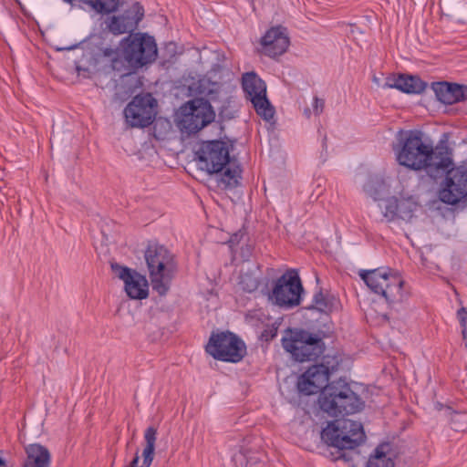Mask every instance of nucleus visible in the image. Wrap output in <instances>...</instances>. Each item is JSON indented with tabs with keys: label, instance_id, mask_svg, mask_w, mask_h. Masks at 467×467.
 Returning a JSON list of instances; mask_svg holds the SVG:
<instances>
[{
	"label": "nucleus",
	"instance_id": "3",
	"mask_svg": "<svg viewBox=\"0 0 467 467\" xmlns=\"http://www.w3.org/2000/svg\"><path fill=\"white\" fill-rule=\"evenodd\" d=\"M157 55L154 37L147 33H131L120 41L119 59H113L112 67L115 70H121L124 67L130 75L132 71L154 62Z\"/></svg>",
	"mask_w": 467,
	"mask_h": 467
},
{
	"label": "nucleus",
	"instance_id": "37",
	"mask_svg": "<svg viewBox=\"0 0 467 467\" xmlns=\"http://www.w3.org/2000/svg\"><path fill=\"white\" fill-rule=\"evenodd\" d=\"M160 123H161V124H166L168 127H170V123H169L168 121H160V120H159V121H157L156 125H158V124H160Z\"/></svg>",
	"mask_w": 467,
	"mask_h": 467
},
{
	"label": "nucleus",
	"instance_id": "1",
	"mask_svg": "<svg viewBox=\"0 0 467 467\" xmlns=\"http://www.w3.org/2000/svg\"><path fill=\"white\" fill-rule=\"evenodd\" d=\"M392 149L400 165L413 171H425L431 178L442 176L453 165L448 147H433L424 142L419 131H399Z\"/></svg>",
	"mask_w": 467,
	"mask_h": 467
},
{
	"label": "nucleus",
	"instance_id": "9",
	"mask_svg": "<svg viewBox=\"0 0 467 467\" xmlns=\"http://www.w3.org/2000/svg\"><path fill=\"white\" fill-rule=\"evenodd\" d=\"M215 113L204 99H195L181 108L178 126L189 134L195 133L213 121Z\"/></svg>",
	"mask_w": 467,
	"mask_h": 467
},
{
	"label": "nucleus",
	"instance_id": "6",
	"mask_svg": "<svg viewBox=\"0 0 467 467\" xmlns=\"http://www.w3.org/2000/svg\"><path fill=\"white\" fill-rule=\"evenodd\" d=\"M359 276L371 291L383 296L389 306L405 299L404 280L397 271L389 268L362 270Z\"/></svg>",
	"mask_w": 467,
	"mask_h": 467
},
{
	"label": "nucleus",
	"instance_id": "17",
	"mask_svg": "<svg viewBox=\"0 0 467 467\" xmlns=\"http://www.w3.org/2000/svg\"><path fill=\"white\" fill-rule=\"evenodd\" d=\"M329 378L328 368L324 365H314L303 373L297 380L299 392L305 395L316 394L327 386Z\"/></svg>",
	"mask_w": 467,
	"mask_h": 467
},
{
	"label": "nucleus",
	"instance_id": "20",
	"mask_svg": "<svg viewBox=\"0 0 467 467\" xmlns=\"http://www.w3.org/2000/svg\"><path fill=\"white\" fill-rule=\"evenodd\" d=\"M26 457L22 462V467H50L51 454L47 448L32 443L25 446Z\"/></svg>",
	"mask_w": 467,
	"mask_h": 467
},
{
	"label": "nucleus",
	"instance_id": "38",
	"mask_svg": "<svg viewBox=\"0 0 467 467\" xmlns=\"http://www.w3.org/2000/svg\"><path fill=\"white\" fill-rule=\"evenodd\" d=\"M0 467H6L5 461L2 459H0Z\"/></svg>",
	"mask_w": 467,
	"mask_h": 467
},
{
	"label": "nucleus",
	"instance_id": "32",
	"mask_svg": "<svg viewBox=\"0 0 467 467\" xmlns=\"http://www.w3.org/2000/svg\"><path fill=\"white\" fill-rule=\"evenodd\" d=\"M242 237H243V234L241 232L235 233L228 240V243L230 244L231 246H234V245L239 244Z\"/></svg>",
	"mask_w": 467,
	"mask_h": 467
},
{
	"label": "nucleus",
	"instance_id": "33",
	"mask_svg": "<svg viewBox=\"0 0 467 467\" xmlns=\"http://www.w3.org/2000/svg\"><path fill=\"white\" fill-rule=\"evenodd\" d=\"M373 82L379 87V88H382V85L383 83L380 82V79L379 78L374 76L373 77Z\"/></svg>",
	"mask_w": 467,
	"mask_h": 467
},
{
	"label": "nucleus",
	"instance_id": "8",
	"mask_svg": "<svg viewBox=\"0 0 467 467\" xmlns=\"http://www.w3.org/2000/svg\"><path fill=\"white\" fill-rule=\"evenodd\" d=\"M282 345L296 360L300 362L318 358L325 348L319 335L305 330H288L282 338Z\"/></svg>",
	"mask_w": 467,
	"mask_h": 467
},
{
	"label": "nucleus",
	"instance_id": "30",
	"mask_svg": "<svg viewBox=\"0 0 467 467\" xmlns=\"http://www.w3.org/2000/svg\"><path fill=\"white\" fill-rule=\"evenodd\" d=\"M277 333V327L273 324L269 327H267L261 334V337L265 339V341H269L273 339Z\"/></svg>",
	"mask_w": 467,
	"mask_h": 467
},
{
	"label": "nucleus",
	"instance_id": "18",
	"mask_svg": "<svg viewBox=\"0 0 467 467\" xmlns=\"http://www.w3.org/2000/svg\"><path fill=\"white\" fill-rule=\"evenodd\" d=\"M289 44L286 29L283 26H274L262 37L260 51L269 57H275L285 53Z\"/></svg>",
	"mask_w": 467,
	"mask_h": 467
},
{
	"label": "nucleus",
	"instance_id": "31",
	"mask_svg": "<svg viewBox=\"0 0 467 467\" xmlns=\"http://www.w3.org/2000/svg\"><path fill=\"white\" fill-rule=\"evenodd\" d=\"M325 107V102L323 99H318L317 97L314 98L313 100V110L315 115H319L323 112Z\"/></svg>",
	"mask_w": 467,
	"mask_h": 467
},
{
	"label": "nucleus",
	"instance_id": "12",
	"mask_svg": "<svg viewBox=\"0 0 467 467\" xmlns=\"http://www.w3.org/2000/svg\"><path fill=\"white\" fill-rule=\"evenodd\" d=\"M242 87L256 113L265 120L272 119L275 109L267 99L265 83L254 72H248L242 77Z\"/></svg>",
	"mask_w": 467,
	"mask_h": 467
},
{
	"label": "nucleus",
	"instance_id": "13",
	"mask_svg": "<svg viewBox=\"0 0 467 467\" xmlns=\"http://www.w3.org/2000/svg\"><path fill=\"white\" fill-rule=\"evenodd\" d=\"M445 180L439 192L440 200L448 204H456L467 197V168H448Z\"/></svg>",
	"mask_w": 467,
	"mask_h": 467
},
{
	"label": "nucleus",
	"instance_id": "28",
	"mask_svg": "<svg viewBox=\"0 0 467 467\" xmlns=\"http://www.w3.org/2000/svg\"><path fill=\"white\" fill-rule=\"evenodd\" d=\"M395 202V198H390L383 202L380 204V208L382 209L383 216L385 217L387 222L393 221L396 217H398L397 208H390V203Z\"/></svg>",
	"mask_w": 467,
	"mask_h": 467
},
{
	"label": "nucleus",
	"instance_id": "4",
	"mask_svg": "<svg viewBox=\"0 0 467 467\" xmlns=\"http://www.w3.org/2000/svg\"><path fill=\"white\" fill-rule=\"evenodd\" d=\"M144 257L152 290L161 296H166L177 272L174 255L163 245L150 244Z\"/></svg>",
	"mask_w": 467,
	"mask_h": 467
},
{
	"label": "nucleus",
	"instance_id": "25",
	"mask_svg": "<svg viewBox=\"0 0 467 467\" xmlns=\"http://www.w3.org/2000/svg\"><path fill=\"white\" fill-rule=\"evenodd\" d=\"M390 208H397L398 217L409 221L412 218L414 211L417 209V202L411 198H403L400 200L395 199V202L390 203Z\"/></svg>",
	"mask_w": 467,
	"mask_h": 467
},
{
	"label": "nucleus",
	"instance_id": "10",
	"mask_svg": "<svg viewBox=\"0 0 467 467\" xmlns=\"http://www.w3.org/2000/svg\"><path fill=\"white\" fill-rule=\"evenodd\" d=\"M303 291L297 273L290 270L277 279L269 296V300L278 306L291 308L300 304Z\"/></svg>",
	"mask_w": 467,
	"mask_h": 467
},
{
	"label": "nucleus",
	"instance_id": "23",
	"mask_svg": "<svg viewBox=\"0 0 467 467\" xmlns=\"http://www.w3.org/2000/svg\"><path fill=\"white\" fill-rule=\"evenodd\" d=\"M389 444H380L375 449L374 454L370 456L367 462V467H394L393 461L388 451Z\"/></svg>",
	"mask_w": 467,
	"mask_h": 467
},
{
	"label": "nucleus",
	"instance_id": "14",
	"mask_svg": "<svg viewBox=\"0 0 467 467\" xmlns=\"http://www.w3.org/2000/svg\"><path fill=\"white\" fill-rule=\"evenodd\" d=\"M157 102L150 94L136 96L124 109L127 123L131 127H146L151 124Z\"/></svg>",
	"mask_w": 467,
	"mask_h": 467
},
{
	"label": "nucleus",
	"instance_id": "22",
	"mask_svg": "<svg viewBox=\"0 0 467 467\" xmlns=\"http://www.w3.org/2000/svg\"><path fill=\"white\" fill-rule=\"evenodd\" d=\"M437 99L444 104H453L464 99L467 87L447 82L437 83L434 86Z\"/></svg>",
	"mask_w": 467,
	"mask_h": 467
},
{
	"label": "nucleus",
	"instance_id": "24",
	"mask_svg": "<svg viewBox=\"0 0 467 467\" xmlns=\"http://www.w3.org/2000/svg\"><path fill=\"white\" fill-rule=\"evenodd\" d=\"M388 184L380 175H371L364 185L365 192L375 200L388 192Z\"/></svg>",
	"mask_w": 467,
	"mask_h": 467
},
{
	"label": "nucleus",
	"instance_id": "7",
	"mask_svg": "<svg viewBox=\"0 0 467 467\" xmlns=\"http://www.w3.org/2000/svg\"><path fill=\"white\" fill-rule=\"evenodd\" d=\"M321 436L327 444L339 450H353L365 440L361 423L348 419L328 423Z\"/></svg>",
	"mask_w": 467,
	"mask_h": 467
},
{
	"label": "nucleus",
	"instance_id": "35",
	"mask_svg": "<svg viewBox=\"0 0 467 467\" xmlns=\"http://www.w3.org/2000/svg\"><path fill=\"white\" fill-rule=\"evenodd\" d=\"M462 416V414L454 413L453 418H452V421L453 422L458 421Z\"/></svg>",
	"mask_w": 467,
	"mask_h": 467
},
{
	"label": "nucleus",
	"instance_id": "2",
	"mask_svg": "<svg viewBox=\"0 0 467 467\" xmlns=\"http://www.w3.org/2000/svg\"><path fill=\"white\" fill-rule=\"evenodd\" d=\"M201 170L210 174H219L218 186L226 189L238 184L241 169L229 155L228 145L218 140L204 141L196 152Z\"/></svg>",
	"mask_w": 467,
	"mask_h": 467
},
{
	"label": "nucleus",
	"instance_id": "26",
	"mask_svg": "<svg viewBox=\"0 0 467 467\" xmlns=\"http://www.w3.org/2000/svg\"><path fill=\"white\" fill-rule=\"evenodd\" d=\"M238 285L244 292L252 293L255 291L259 285V280L256 275V271H242L239 277Z\"/></svg>",
	"mask_w": 467,
	"mask_h": 467
},
{
	"label": "nucleus",
	"instance_id": "36",
	"mask_svg": "<svg viewBox=\"0 0 467 467\" xmlns=\"http://www.w3.org/2000/svg\"><path fill=\"white\" fill-rule=\"evenodd\" d=\"M310 114H311L310 109H305V115H306L307 118H309V117H310Z\"/></svg>",
	"mask_w": 467,
	"mask_h": 467
},
{
	"label": "nucleus",
	"instance_id": "16",
	"mask_svg": "<svg viewBox=\"0 0 467 467\" xmlns=\"http://www.w3.org/2000/svg\"><path fill=\"white\" fill-rule=\"evenodd\" d=\"M143 16V7L139 3H133L121 14L108 16L104 20V24L106 28L115 36L128 32L131 34L138 27Z\"/></svg>",
	"mask_w": 467,
	"mask_h": 467
},
{
	"label": "nucleus",
	"instance_id": "34",
	"mask_svg": "<svg viewBox=\"0 0 467 467\" xmlns=\"http://www.w3.org/2000/svg\"><path fill=\"white\" fill-rule=\"evenodd\" d=\"M234 461H239L240 462V465L242 466L243 465L244 456L242 454L234 455Z\"/></svg>",
	"mask_w": 467,
	"mask_h": 467
},
{
	"label": "nucleus",
	"instance_id": "21",
	"mask_svg": "<svg viewBox=\"0 0 467 467\" xmlns=\"http://www.w3.org/2000/svg\"><path fill=\"white\" fill-rule=\"evenodd\" d=\"M192 95L201 96L215 101L223 93V88L218 81H213L210 77L204 76L189 85Z\"/></svg>",
	"mask_w": 467,
	"mask_h": 467
},
{
	"label": "nucleus",
	"instance_id": "11",
	"mask_svg": "<svg viewBox=\"0 0 467 467\" xmlns=\"http://www.w3.org/2000/svg\"><path fill=\"white\" fill-rule=\"evenodd\" d=\"M206 351L216 359L238 362L245 355L246 348L234 334L223 332L211 337Z\"/></svg>",
	"mask_w": 467,
	"mask_h": 467
},
{
	"label": "nucleus",
	"instance_id": "5",
	"mask_svg": "<svg viewBox=\"0 0 467 467\" xmlns=\"http://www.w3.org/2000/svg\"><path fill=\"white\" fill-rule=\"evenodd\" d=\"M318 404L324 412L332 417L360 411L364 401L348 384L333 382L327 386L318 398Z\"/></svg>",
	"mask_w": 467,
	"mask_h": 467
},
{
	"label": "nucleus",
	"instance_id": "27",
	"mask_svg": "<svg viewBox=\"0 0 467 467\" xmlns=\"http://www.w3.org/2000/svg\"><path fill=\"white\" fill-rule=\"evenodd\" d=\"M336 304L334 297L326 296L322 292L317 293L314 296L311 308H315L320 312L329 313L333 310Z\"/></svg>",
	"mask_w": 467,
	"mask_h": 467
},
{
	"label": "nucleus",
	"instance_id": "19",
	"mask_svg": "<svg viewBox=\"0 0 467 467\" xmlns=\"http://www.w3.org/2000/svg\"><path fill=\"white\" fill-rule=\"evenodd\" d=\"M382 88H397L405 93H420L425 89V83L412 76L389 75L385 78Z\"/></svg>",
	"mask_w": 467,
	"mask_h": 467
},
{
	"label": "nucleus",
	"instance_id": "15",
	"mask_svg": "<svg viewBox=\"0 0 467 467\" xmlns=\"http://www.w3.org/2000/svg\"><path fill=\"white\" fill-rule=\"evenodd\" d=\"M111 270L124 283V290L130 299L141 300L148 297L149 284L144 275L117 263L111 264Z\"/></svg>",
	"mask_w": 467,
	"mask_h": 467
},
{
	"label": "nucleus",
	"instance_id": "40",
	"mask_svg": "<svg viewBox=\"0 0 467 467\" xmlns=\"http://www.w3.org/2000/svg\"><path fill=\"white\" fill-rule=\"evenodd\" d=\"M131 79H133L136 83H139V80L135 77H131Z\"/></svg>",
	"mask_w": 467,
	"mask_h": 467
},
{
	"label": "nucleus",
	"instance_id": "29",
	"mask_svg": "<svg viewBox=\"0 0 467 467\" xmlns=\"http://www.w3.org/2000/svg\"><path fill=\"white\" fill-rule=\"evenodd\" d=\"M458 317L462 327V335L464 346L467 348V309L461 308L458 311Z\"/></svg>",
	"mask_w": 467,
	"mask_h": 467
},
{
	"label": "nucleus",
	"instance_id": "39",
	"mask_svg": "<svg viewBox=\"0 0 467 467\" xmlns=\"http://www.w3.org/2000/svg\"><path fill=\"white\" fill-rule=\"evenodd\" d=\"M66 3L72 4L74 0H63Z\"/></svg>",
	"mask_w": 467,
	"mask_h": 467
}]
</instances>
